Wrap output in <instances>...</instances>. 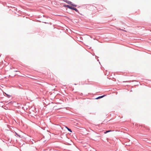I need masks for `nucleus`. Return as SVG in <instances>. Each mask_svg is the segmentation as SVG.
Here are the masks:
<instances>
[{
	"label": "nucleus",
	"instance_id": "obj_5",
	"mask_svg": "<svg viewBox=\"0 0 151 151\" xmlns=\"http://www.w3.org/2000/svg\"><path fill=\"white\" fill-rule=\"evenodd\" d=\"M5 93V94H6L7 96H8V97H10V96L9 95H8V94H6V93Z\"/></svg>",
	"mask_w": 151,
	"mask_h": 151
},
{
	"label": "nucleus",
	"instance_id": "obj_8",
	"mask_svg": "<svg viewBox=\"0 0 151 151\" xmlns=\"http://www.w3.org/2000/svg\"><path fill=\"white\" fill-rule=\"evenodd\" d=\"M16 134L17 135H18V134H17V133H16Z\"/></svg>",
	"mask_w": 151,
	"mask_h": 151
},
{
	"label": "nucleus",
	"instance_id": "obj_1",
	"mask_svg": "<svg viewBox=\"0 0 151 151\" xmlns=\"http://www.w3.org/2000/svg\"><path fill=\"white\" fill-rule=\"evenodd\" d=\"M64 6L65 7H67L68 8H69V9H72L75 10L76 12H77L78 11V10L76 8L73 7H72L71 6H70L69 5H64Z\"/></svg>",
	"mask_w": 151,
	"mask_h": 151
},
{
	"label": "nucleus",
	"instance_id": "obj_2",
	"mask_svg": "<svg viewBox=\"0 0 151 151\" xmlns=\"http://www.w3.org/2000/svg\"><path fill=\"white\" fill-rule=\"evenodd\" d=\"M105 96V95H103V96H99V97L96 98V99H100V98H103V97H104Z\"/></svg>",
	"mask_w": 151,
	"mask_h": 151
},
{
	"label": "nucleus",
	"instance_id": "obj_3",
	"mask_svg": "<svg viewBox=\"0 0 151 151\" xmlns=\"http://www.w3.org/2000/svg\"><path fill=\"white\" fill-rule=\"evenodd\" d=\"M111 130L106 131L104 133L105 134H106L108 132H111Z\"/></svg>",
	"mask_w": 151,
	"mask_h": 151
},
{
	"label": "nucleus",
	"instance_id": "obj_4",
	"mask_svg": "<svg viewBox=\"0 0 151 151\" xmlns=\"http://www.w3.org/2000/svg\"><path fill=\"white\" fill-rule=\"evenodd\" d=\"M67 129L68 130V131H69L71 132H72V131L71 130V129H69V128H67Z\"/></svg>",
	"mask_w": 151,
	"mask_h": 151
},
{
	"label": "nucleus",
	"instance_id": "obj_6",
	"mask_svg": "<svg viewBox=\"0 0 151 151\" xmlns=\"http://www.w3.org/2000/svg\"><path fill=\"white\" fill-rule=\"evenodd\" d=\"M71 4L72 5V4ZM72 5L73 6H76V5H74L72 4Z\"/></svg>",
	"mask_w": 151,
	"mask_h": 151
},
{
	"label": "nucleus",
	"instance_id": "obj_7",
	"mask_svg": "<svg viewBox=\"0 0 151 151\" xmlns=\"http://www.w3.org/2000/svg\"><path fill=\"white\" fill-rule=\"evenodd\" d=\"M65 128L67 129V128H68L67 127L65 126Z\"/></svg>",
	"mask_w": 151,
	"mask_h": 151
}]
</instances>
